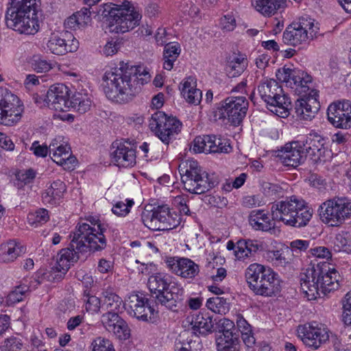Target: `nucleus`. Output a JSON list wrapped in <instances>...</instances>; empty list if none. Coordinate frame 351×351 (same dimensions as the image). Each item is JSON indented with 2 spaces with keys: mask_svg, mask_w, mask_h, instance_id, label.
I'll use <instances>...</instances> for the list:
<instances>
[{
  "mask_svg": "<svg viewBox=\"0 0 351 351\" xmlns=\"http://www.w3.org/2000/svg\"><path fill=\"white\" fill-rule=\"evenodd\" d=\"M141 67L120 62L118 66L107 70L102 77V88L106 97L118 104L131 101L144 84Z\"/></svg>",
  "mask_w": 351,
  "mask_h": 351,
  "instance_id": "nucleus-1",
  "label": "nucleus"
},
{
  "mask_svg": "<svg viewBox=\"0 0 351 351\" xmlns=\"http://www.w3.org/2000/svg\"><path fill=\"white\" fill-rule=\"evenodd\" d=\"M5 13L8 27L25 34H35L39 29L36 0H10Z\"/></svg>",
  "mask_w": 351,
  "mask_h": 351,
  "instance_id": "nucleus-2",
  "label": "nucleus"
},
{
  "mask_svg": "<svg viewBox=\"0 0 351 351\" xmlns=\"http://www.w3.org/2000/svg\"><path fill=\"white\" fill-rule=\"evenodd\" d=\"M102 20H106L112 32L125 33L139 25L142 15L130 1L125 0L121 5L104 4L97 11Z\"/></svg>",
  "mask_w": 351,
  "mask_h": 351,
  "instance_id": "nucleus-3",
  "label": "nucleus"
},
{
  "mask_svg": "<svg viewBox=\"0 0 351 351\" xmlns=\"http://www.w3.org/2000/svg\"><path fill=\"white\" fill-rule=\"evenodd\" d=\"M245 277L248 287L256 295L271 297L280 290V282L277 274L261 264L249 265Z\"/></svg>",
  "mask_w": 351,
  "mask_h": 351,
  "instance_id": "nucleus-4",
  "label": "nucleus"
},
{
  "mask_svg": "<svg viewBox=\"0 0 351 351\" xmlns=\"http://www.w3.org/2000/svg\"><path fill=\"white\" fill-rule=\"evenodd\" d=\"M245 277L248 287L256 295L271 297L280 290V282L277 274L261 264L249 265Z\"/></svg>",
  "mask_w": 351,
  "mask_h": 351,
  "instance_id": "nucleus-5",
  "label": "nucleus"
},
{
  "mask_svg": "<svg viewBox=\"0 0 351 351\" xmlns=\"http://www.w3.org/2000/svg\"><path fill=\"white\" fill-rule=\"evenodd\" d=\"M148 287L156 299L157 304L168 309L177 311L178 305L183 300L184 289L176 283L170 284L166 276L162 274L151 276L148 279Z\"/></svg>",
  "mask_w": 351,
  "mask_h": 351,
  "instance_id": "nucleus-6",
  "label": "nucleus"
},
{
  "mask_svg": "<svg viewBox=\"0 0 351 351\" xmlns=\"http://www.w3.org/2000/svg\"><path fill=\"white\" fill-rule=\"evenodd\" d=\"M257 92L270 111L281 117L288 116L291 108V99L275 80L261 81L257 86Z\"/></svg>",
  "mask_w": 351,
  "mask_h": 351,
  "instance_id": "nucleus-7",
  "label": "nucleus"
},
{
  "mask_svg": "<svg viewBox=\"0 0 351 351\" xmlns=\"http://www.w3.org/2000/svg\"><path fill=\"white\" fill-rule=\"evenodd\" d=\"M185 168L184 173H180L181 179L185 189L191 193H204L218 184V181L203 171L195 160L187 161Z\"/></svg>",
  "mask_w": 351,
  "mask_h": 351,
  "instance_id": "nucleus-8",
  "label": "nucleus"
},
{
  "mask_svg": "<svg viewBox=\"0 0 351 351\" xmlns=\"http://www.w3.org/2000/svg\"><path fill=\"white\" fill-rule=\"evenodd\" d=\"M319 27L315 20L308 16L299 18L289 24L282 35V41L287 45L297 47L313 40L318 33Z\"/></svg>",
  "mask_w": 351,
  "mask_h": 351,
  "instance_id": "nucleus-9",
  "label": "nucleus"
},
{
  "mask_svg": "<svg viewBox=\"0 0 351 351\" xmlns=\"http://www.w3.org/2000/svg\"><path fill=\"white\" fill-rule=\"evenodd\" d=\"M321 220L330 226H338L351 215V201L346 197L326 200L319 208Z\"/></svg>",
  "mask_w": 351,
  "mask_h": 351,
  "instance_id": "nucleus-10",
  "label": "nucleus"
},
{
  "mask_svg": "<svg viewBox=\"0 0 351 351\" xmlns=\"http://www.w3.org/2000/svg\"><path fill=\"white\" fill-rule=\"evenodd\" d=\"M149 128L166 145L175 139L182 128V123L176 117L167 116L162 111H156L149 119Z\"/></svg>",
  "mask_w": 351,
  "mask_h": 351,
  "instance_id": "nucleus-11",
  "label": "nucleus"
},
{
  "mask_svg": "<svg viewBox=\"0 0 351 351\" xmlns=\"http://www.w3.org/2000/svg\"><path fill=\"white\" fill-rule=\"evenodd\" d=\"M248 108V101L245 97H228L220 102L215 116L219 119H227L234 126L239 125L245 117Z\"/></svg>",
  "mask_w": 351,
  "mask_h": 351,
  "instance_id": "nucleus-12",
  "label": "nucleus"
},
{
  "mask_svg": "<svg viewBox=\"0 0 351 351\" xmlns=\"http://www.w3.org/2000/svg\"><path fill=\"white\" fill-rule=\"evenodd\" d=\"M145 226L153 230H167L176 228L180 223V217H173L167 205L158 206L153 210H146L142 215Z\"/></svg>",
  "mask_w": 351,
  "mask_h": 351,
  "instance_id": "nucleus-13",
  "label": "nucleus"
},
{
  "mask_svg": "<svg viewBox=\"0 0 351 351\" xmlns=\"http://www.w3.org/2000/svg\"><path fill=\"white\" fill-rule=\"evenodd\" d=\"M145 226L153 230H167L176 228L180 223V217H173L167 205L158 206L153 210H146L142 215Z\"/></svg>",
  "mask_w": 351,
  "mask_h": 351,
  "instance_id": "nucleus-14",
  "label": "nucleus"
},
{
  "mask_svg": "<svg viewBox=\"0 0 351 351\" xmlns=\"http://www.w3.org/2000/svg\"><path fill=\"white\" fill-rule=\"evenodd\" d=\"M22 112L18 97L0 88V124L10 126L16 123L21 118Z\"/></svg>",
  "mask_w": 351,
  "mask_h": 351,
  "instance_id": "nucleus-15",
  "label": "nucleus"
},
{
  "mask_svg": "<svg viewBox=\"0 0 351 351\" xmlns=\"http://www.w3.org/2000/svg\"><path fill=\"white\" fill-rule=\"evenodd\" d=\"M128 313L141 321L154 319L155 310L149 304V300L142 293H131L125 303Z\"/></svg>",
  "mask_w": 351,
  "mask_h": 351,
  "instance_id": "nucleus-16",
  "label": "nucleus"
},
{
  "mask_svg": "<svg viewBox=\"0 0 351 351\" xmlns=\"http://www.w3.org/2000/svg\"><path fill=\"white\" fill-rule=\"evenodd\" d=\"M110 156L118 167H129L136 164V143L128 140L114 141L112 144Z\"/></svg>",
  "mask_w": 351,
  "mask_h": 351,
  "instance_id": "nucleus-17",
  "label": "nucleus"
},
{
  "mask_svg": "<svg viewBox=\"0 0 351 351\" xmlns=\"http://www.w3.org/2000/svg\"><path fill=\"white\" fill-rule=\"evenodd\" d=\"M328 121L336 128L348 130L351 128V102L335 101L327 109Z\"/></svg>",
  "mask_w": 351,
  "mask_h": 351,
  "instance_id": "nucleus-18",
  "label": "nucleus"
},
{
  "mask_svg": "<svg viewBox=\"0 0 351 351\" xmlns=\"http://www.w3.org/2000/svg\"><path fill=\"white\" fill-rule=\"evenodd\" d=\"M66 94V86L56 84L51 86L46 93H35L32 97L34 102L40 107L48 106L56 111L61 112L64 108V96Z\"/></svg>",
  "mask_w": 351,
  "mask_h": 351,
  "instance_id": "nucleus-19",
  "label": "nucleus"
},
{
  "mask_svg": "<svg viewBox=\"0 0 351 351\" xmlns=\"http://www.w3.org/2000/svg\"><path fill=\"white\" fill-rule=\"evenodd\" d=\"M47 45L52 53L62 56L75 51L79 42L71 32L66 30L58 34H52Z\"/></svg>",
  "mask_w": 351,
  "mask_h": 351,
  "instance_id": "nucleus-20",
  "label": "nucleus"
},
{
  "mask_svg": "<svg viewBox=\"0 0 351 351\" xmlns=\"http://www.w3.org/2000/svg\"><path fill=\"white\" fill-rule=\"evenodd\" d=\"M300 199L292 196L289 199L274 203L271 207L273 220L282 221L285 224L291 226L295 210L302 206L299 203Z\"/></svg>",
  "mask_w": 351,
  "mask_h": 351,
  "instance_id": "nucleus-21",
  "label": "nucleus"
},
{
  "mask_svg": "<svg viewBox=\"0 0 351 351\" xmlns=\"http://www.w3.org/2000/svg\"><path fill=\"white\" fill-rule=\"evenodd\" d=\"M326 269H324V271ZM323 271L319 267L313 265L305 269L300 274V285L304 293L308 300H313L320 297L319 278Z\"/></svg>",
  "mask_w": 351,
  "mask_h": 351,
  "instance_id": "nucleus-22",
  "label": "nucleus"
},
{
  "mask_svg": "<svg viewBox=\"0 0 351 351\" xmlns=\"http://www.w3.org/2000/svg\"><path fill=\"white\" fill-rule=\"evenodd\" d=\"M73 245L72 248L62 249L58 254L56 265L50 271V280L59 281L64 278L73 263L79 259V256L74 252Z\"/></svg>",
  "mask_w": 351,
  "mask_h": 351,
  "instance_id": "nucleus-23",
  "label": "nucleus"
},
{
  "mask_svg": "<svg viewBox=\"0 0 351 351\" xmlns=\"http://www.w3.org/2000/svg\"><path fill=\"white\" fill-rule=\"evenodd\" d=\"M301 145L300 141L288 143L278 150L277 156L285 166L296 167L304 163L306 158Z\"/></svg>",
  "mask_w": 351,
  "mask_h": 351,
  "instance_id": "nucleus-24",
  "label": "nucleus"
},
{
  "mask_svg": "<svg viewBox=\"0 0 351 351\" xmlns=\"http://www.w3.org/2000/svg\"><path fill=\"white\" fill-rule=\"evenodd\" d=\"M165 263L172 273L184 278H193L199 272V265L187 258L167 257Z\"/></svg>",
  "mask_w": 351,
  "mask_h": 351,
  "instance_id": "nucleus-25",
  "label": "nucleus"
},
{
  "mask_svg": "<svg viewBox=\"0 0 351 351\" xmlns=\"http://www.w3.org/2000/svg\"><path fill=\"white\" fill-rule=\"evenodd\" d=\"M298 332L302 335L304 343L313 349H317L328 340L329 335L326 328L313 324H306L300 328Z\"/></svg>",
  "mask_w": 351,
  "mask_h": 351,
  "instance_id": "nucleus-26",
  "label": "nucleus"
},
{
  "mask_svg": "<svg viewBox=\"0 0 351 351\" xmlns=\"http://www.w3.org/2000/svg\"><path fill=\"white\" fill-rule=\"evenodd\" d=\"M301 143L306 158L309 156L313 161L317 162L325 157L326 140L319 134L310 133L306 137L305 141H301Z\"/></svg>",
  "mask_w": 351,
  "mask_h": 351,
  "instance_id": "nucleus-27",
  "label": "nucleus"
},
{
  "mask_svg": "<svg viewBox=\"0 0 351 351\" xmlns=\"http://www.w3.org/2000/svg\"><path fill=\"white\" fill-rule=\"evenodd\" d=\"M94 226H97V228L86 223H78L71 241H94L95 239L98 241H106L104 233L106 231V226L100 222H97Z\"/></svg>",
  "mask_w": 351,
  "mask_h": 351,
  "instance_id": "nucleus-28",
  "label": "nucleus"
},
{
  "mask_svg": "<svg viewBox=\"0 0 351 351\" xmlns=\"http://www.w3.org/2000/svg\"><path fill=\"white\" fill-rule=\"evenodd\" d=\"M64 108L62 111H68L71 108H73L80 114H84L88 111L92 105L90 95L86 90H82L76 91L69 99V88L66 86V94L64 96Z\"/></svg>",
  "mask_w": 351,
  "mask_h": 351,
  "instance_id": "nucleus-29",
  "label": "nucleus"
},
{
  "mask_svg": "<svg viewBox=\"0 0 351 351\" xmlns=\"http://www.w3.org/2000/svg\"><path fill=\"white\" fill-rule=\"evenodd\" d=\"M316 267H319L322 271H326L324 273L322 272L319 281V293L326 295L332 291L337 290L339 287V275L337 271L334 268H330L329 264L324 263L322 264H317Z\"/></svg>",
  "mask_w": 351,
  "mask_h": 351,
  "instance_id": "nucleus-30",
  "label": "nucleus"
},
{
  "mask_svg": "<svg viewBox=\"0 0 351 351\" xmlns=\"http://www.w3.org/2000/svg\"><path fill=\"white\" fill-rule=\"evenodd\" d=\"M274 221L273 219H270L268 213L261 209L252 210L248 217L249 223L253 229L269 232L271 234L280 232L278 229L275 228Z\"/></svg>",
  "mask_w": 351,
  "mask_h": 351,
  "instance_id": "nucleus-31",
  "label": "nucleus"
},
{
  "mask_svg": "<svg viewBox=\"0 0 351 351\" xmlns=\"http://www.w3.org/2000/svg\"><path fill=\"white\" fill-rule=\"evenodd\" d=\"M66 191V186L64 182L60 180H55L43 193V202L51 206L58 204Z\"/></svg>",
  "mask_w": 351,
  "mask_h": 351,
  "instance_id": "nucleus-32",
  "label": "nucleus"
},
{
  "mask_svg": "<svg viewBox=\"0 0 351 351\" xmlns=\"http://www.w3.org/2000/svg\"><path fill=\"white\" fill-rule=\"evenodd\" d=\"M215 322L216 319L208 314L199 313L195 316H193L191 319L187 318V322L192 326V329L195 332H198L199 334L206 335L208 332H212Z\"/></svg>",
  "mask_w": 351,
  "mask_h": 351,
  "instance_id": "nucleus-33",
  "label": "nucleus"
},
{
  "mask_svg": "<svg viewBox=\"0 0 351 351\" xmlns=\"http://www.w3.org/2000/svg\"><path fill=\"white\" fill-rule=\"evenodd\" d=\"M24 248L20 243H1L0 245V262H13L22 253Z\"/></svg>",
  "mask_w": 351,
  "mask_h": 351,
  "instance_id": "nucleus-34",
  "label": "nucleus"
},
{
  "mask_svg": "<svg viewBox=\"0 0 351 351\" xmlns=\"http://www.w3.org/2000/svg\"><path fill=\"white\" fill-rule=\"evenodd\" d=\"M261 246L260 245H254L253 243H228L227 249L232 250L234 255L239 260H242L249 257Z\"/></svg>",
  "mask_w": 351,
  "mask_h": 351,
  "instance_id": "nucleus-35",
  "label": "nucleus"
},
{
  "mask_svg": "<svg viewBox=\"0 0 351 351\" xmlns=\"http://www.w3.org/2000/svg\"><path fill=\"white\" fill-rule=\"evenodd\" d=\"M299 203L302 204V206H299L300 208L295 210L291 224V226L296 228L306 226L313 216V209L304 200L300 199Z\"/></svg>",
  "mask_w": 351,
  "mask_h": 351,
  "instance_id": "nucleus-36",
  "label": "nucleus"
},
{
  "mask_svg": "<svg viewBox=\"0 0 351 351\" xmlns=\"http://www.w3.org/2000/svg\"><path fill=\"white\" fill-rule=\"evenodd\" d=\"M181 52L180 44L178 43H169L165 45L163 51V68L171 71L174 62L179 57Z\"/></svg>",
  "mask_w": 351,
  "mask_h": 351,
  "instance_id": "nucleus-37",
  "label": "nucleus"
},
{
  "mask_svg": "<svg viewBox=\"0 0 351 351\" xmlns=\"http://www.w3.org/2000/svg\"><path fill=\"white\" fill-rule=\"evenodd\" d=\"M300 71V73H302L303 75H302V74H300V79L299 80H297V82L295 80H292V86L291 88H293L295 93L298 95H309L311 90L314 89L313 88L312 77L304 71Z\"/></svg>",
  "mask_w": 351,
  "mask_h": 351,
  "instance_id": "nucleus-38",
  "label": "nucleus"
},
{
  "mask_svg": "<svg viewBox=\"0 0 351 351\" xmlns=\"http://www.w3.org/2000/svg\"><path fill=\"white\" fill-rule=\"evenodd\" d=\"M255 8L265 16L274 14L276 11L285 6V0H256Z\"/></svg>",
  "mask_w": 351,
  "mask_h": 351,
  "instance_id": "nucleus-39",
  "label": "nucleus"
},
{
  "mask_svg": "<svg viewBox=\"0 0 351 351\" xmlns=\"http://www.w3.org/2000/svg\"><path fill=\"white\" fill-rule=\"evenodd\" d=\"M247 66V60L245 55L239 54L234 56L228 62L226 67L228 75L230 77H235L240 75Z\"/></svg>",
  "mask_w": 351,
  "mask_h": 351,
  "instance_id": "nucleus-40",
  "label": "nucleus"
},
{
  "mask_svg": "<svg viewBox=\"0 0 351 351\" xmlns=\"http://www.w3.org/2000/svg\"><path fill=\"white\" fill-rule=\"evenodd\" d=\"M318 98V91L316 89H312L308 95V102L305 104L304 116H300V119L308 120L315 117V114L318 112L320 107Z\"/></svg>",
  "mask_w": 351,
  "mask_h": 351,
  "instance_id": "nucleus-41",
  "label": "nucleus"
},
{
  "mask_svg": "<svg viewBox=\"0 0 351 351\" xmlns=\"http://www.w3.org/2000/svg\"><path fill=\"white\" fill-rule=\"evenodd\" d=\"M104 300L101 308L108 312L119 313L122 308L123 300L117 294L106 291L104 293Z\"/></svg>",
  "mask_w": 351,
  "mask_h": 351,
  "instance_id": "nucleus-42",
  "label": "nucleus"
},
{
  "mask_svg": "<svg viewBox=\"0 0 351 351\" xmlns=\"http://www.w3.org/2000/svg\"><path fill=\"white\" fill-rule=\"evenodd\" d=\"M209 137L211 138L208 145L209 153H229L231 151L232 147L228 139L215 135H210Z\"/></svg>",
  "mask_w": 351,
  "mask_h": 351,
  "instance_id": "nucleus-43",
  "label": "nucleus"
},
{
  "mask_svg": "<svg viewBox=\"0 0 351 351\" xmlns=\"http://www.w3.org/2000/svg\"><path fill=\"white\" fill-rule=\"evenodd\" d=\"M29 291V287L27 285L22 284L14 287L6 297L5 302L8 306H12L22 301L25 294Z\"/></svg>",
  "mask_w": 351,
  "mask_h": 351,
  "instance_id": "nucleus-44",
  "label": "nucleus"
},
{
  "mask_svg": "<svg viewBox=\"0 0 351 351\" xmlns=\"http://www.w3.org/2000/svg\"><path fill=\"white\" fill-rule=\"evenodd\" d=\"M216 344L217 351H239V339L236 337H217Z\"/></svg>",
  "mask_w": 351,
  "mask_h": 351,
  "instance_id": "nucleus-45",
  "label": "nucleus"
},
{
  "mask_svg": "<svg viewBox=\"0 0 351 351\" xmlns=\"http://www.w3.org/2000/svg\"><path fill=\"white\" fill-rule=\"evenodd\" d=\"M206 306L208 309L219 314H225L228 309L226 299L219 296L209 298L206 302Z\"/></svg>",
  "mask_w": 351,
  "mask_h": 351,
  "instance_id": "nucleus-46",
  "label": "nucleus"
},
{
  "mask_svg": "<svg viewBox=\"0 0 351 351\" xmlns=\"http://www.w3.org/2000/svg\"><path fill=\"white\" fill-rule=\"evenodd\" d=\"M300 74H302V75H303L302 73H300V71L296 70L283 67L282 70L279 69L278 71L276 77L279 80L285 82L287 86L291 87L292 86V80H295L297 82V80H299L300 79Z\"/></svg>",
  "mask_w": 351,
  "mask_h": 351,
  "instance_id": "nucleus-47",
  "label": "nucleus"
},
{
  "mask_svg": "<svg viewBox=\"0 0 351 351\" xmlns=\"http://www.w3.org/2000/svg\"><path fill=\"white\" fill-rule=\"evenodd\" d=\"M49 219L48 211L45 208H40L35 213H29L27 215L29 223L35 226L47 222Z\"/></svg>",
  "mask_w": 351,
  "mask_h": 351,
  "instance_id": "nucleus-48",
  "label": "nucleus"
},
{
  "mask_svg": "<svg viewBox=\"0 0 351 351\" xmlns=\"http://www.w3.org/2000/svg\"><path fill=\"white\" fill-rule=\"evenodd\" d=\"M122 318L119 316V313L111 311L103 314L101 317L102 324L109 332H112V330H114L116 325L119 324V321Z\"/></svg>",
  "mask_w": 351,
  "mask_h": 351,
  "instance_id": "nucleus-49",
  "label": "nucleus"
},
{
  "mask_svg": "<svg viewBox=\"0 0 351 351\" xmlns=\"http://www.w3.org/2000/svg\"><path fill=\"white\" fill-rule=\"evenodd\" d=\"M216 324L219 331L222 333L218 337H225V339H227L230 337H234L233 333L231 331L234 326L233 322L228 319L223 318L219 319L216 322Z\"/></svg>",
  "mask_w": 351,
  "mask_h": 351,
  "instance_id": "nucleus-50",
  "label": "nucleus"
},
{
  "mask_svg": "<svg viewBox=\"0 0 351 351\" xmlns=\"http://www.w3.org/2000/svg\"><path fill=\"white\" fill-rule=\"evenodd\" d=\"M92 351H115L112 343L108 339L97 337L91 344Z\"/></svg>",
  "mask_w": 351,
  "mask_h": 351,
  "instance_id": "nucleus-51",
  "label": "nucleus"
},
{
  "mask_svg": "<svg viewBox=\"0 0 351 351\" xmlns=\"http://www.w3.org/2000/svg\"><path fill=\"white\" fill-rule=\"evenodd\" d=\"M54 147V143L49 145V154L53 152L52 159L60 160V158L66 157L71 152V147L67 144H60L57 147Z\"/></svg>",
  "mask_w": 351,
  "mask_h": 351,
  "instance_id": "nucleus-52",
  "label": "nucleus"
},
{
  "mask_svg": "<svg viewBox=\"0 0 351 351\" xmlns=\"http://www.w3.org/2000/svg\"><path fill=\"white\" fill-rule=\"evenodd\" d=\"M32 67L37 73H45L51 69V64L45 59L35 56L32 62Z\"/></svg>",
  "mask_w": 351,
  "mask_h": 351,
  "instance_id": "nucleus-53",
  "label": "nucleus"
},
{
  "mask_svg": "<svg viewBox=\"0 0 351 351\" xmlns=\"http://www.w3.org/2000/svg\"><path fill=\"white\" fill-rule=\"evenodd\" d=\"M111 332H113L114 335L119 339H127L130 336V330L123 319L119 321Z\"/></svg>",
  "mask_w": 351,
  "mask_h": 351,
  "instance_id": "nucleus-54",
  "label": "nucleus"
},
{
  "mask_svg": "<svg viewBox=\"0 0 351 351\" xmlns=\"http://www.w3.org/2000/svg\"><path fill=\"white\" fill-rule=\"evenodd\" d=\"M182 95L189 104L195 106L199 105L202 99V92L198 88L192 90L189 89Z\"/></svg>",
  "mask_w": 351,
  "mask_h": 351,
  "instance_id": "nucleus-55",
  "label": "nucleus"
},
{
  "mask_svg": "<svg viewBox=\"0 0 351 351\" xmlns=\"http://www.w3.org/2000/svg\"><path fill=\"white\" fill-rule=\"evenodd\" d=\"M132 199L127 200V204L123 202H117L113 206L112 211L117 216H125L130 212V208L133 206Z\"/></svg>",
  "mask_w": 351,
  "mask_h": 351,
  "instance_id": "nucleus-56",
  "label": "nucleus"
},
{
  "mask_svg": "<svg viewBox=\"0 0 351 351\" xmlns=\"http://www.w3.org/2000/svg\"><path fill=\"white\" fill-rule=\"evenodd\" d=\"M210 135L199 136L194 139V150L198 152H208V145L211 138Z\"/></svg>",
  "mask_w": 351,
  "mask_h": 351,
  "instance_id": "nucleus-57",
  "label": "nucleus"
},
{
  "mask_svg": "<svg viewBox=\"0 0 351 351\" xmlns=\"http://www.w3.org/2000/svg\"><path fill=\"white\" fill-rule=\"evenodd\" d=\"M343 319L346 324L351 325V291L348 292L343 301Z\"/></svg>",
  "mask_w": 351,
  "mask_h": 351,
  "instance_id": "nucleus-58",
  "label": "nucleus"
},
{
  "mask_svg": "<svg viewBox=\"0 0 351 351\" xmlns=\"http://www.w3.org/2000/svg\"><path fill=\"white\" fill-rule=\"evenodd\" d=\"M36 175V173L33 169H29L27 170H21L18 171L16 174V178L18 181L27 184L33 182Z\"/></svg>",
  "mask_w": 351,
  "mask_h": 351,
  "instance_id": "nucleus-59",
  "label": "nucleus"
},
{
  "mask_svg": "<svg viewBox=\"0 0 351 351\" xmlns=\"http://www.w3.org/2000/svg\"><path fill=\"white\" fill-rule=\"evenodd\" d=\"M86 309L92 313H97L101 307L100 299L95 295H86Z\"/></svg>",
  "mask_w": 351,
  "mask_h": 351,
  "instance_id": "nucleus-60",
  "label": "nucleus"
},
{
  "mask_svg": "<svg viewBox=\"0 0 351 351\" xmlns=\"http://www.w3.org/2000/svg\"><path fill=\"white\" fill-rule=\"evenodd\" d=\"M30 150L37 157H45L49 152V146L47 147L45 145H40L39 141H36L30 147Z\"/></svg>",
  "mask_w": 351,
  "mask_h": 351,
  "instance_id": "nucleus-61",
  "label": "nucleus"
},
{
  "mask_svg": "<svg viewBox=\"0 0 351 351\" xmlns=\"http://www.w3.org/2000/svg\"><path fill=\"white\" fill-rule=\"evenodd\" d=\"M23 342L21 339L16 337H10L5 341L4 346L9 351H19L23 348Z\"/></svg>",
  "mask_w": 351,
  "mask_h": 351,
  "instance_id": "nucleus-62",
  "label": "nucleus"
},
{
  "mask_svg": "<svg viewBox=\"0 0 351 351\" xmlns=\"http://www.w3.org/2000/svg\"><path fill=\"white\" fill-rule=\"evenodd\" d=\"M220 25L223 30L230 32L236 27V20L232 14H227L220 20Z\"/></svg>",
  "mask_w": 351,
  "mask_h": 351,
  "instance_id": "nucleus-63",
  "label": "nucleus"
},
{
  "mask_svg": "<svg viewBox=\"0 0 351 351\" xmlns=\"http://www.w3.org/2000/svg\"><path fill=\"white\" fill-rule=\"evenodd\" d=\"M300 98H298L295 102V112L298 117L300 116H304V110L306 104L308 102V95L306 96L299 95Z\"/></svg>",
  "mask_w": 351,
  "mask_h": 351,
  "instance_id": "nucleus-64",
  "label": "nucleus"
}]
</instances>
